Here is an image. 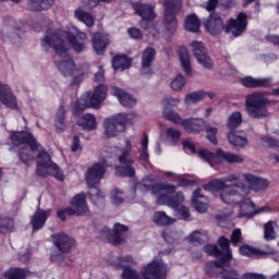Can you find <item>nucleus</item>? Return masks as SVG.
<instances>
[{
    "mask_svg": "<svg viewBox=\"0 0 279 279\" xmlns=\"http://www.w3.org/2000/svg\"><path fill=\"white\" fill-rule=\"evenodd\" d=\"M86 34L73 28L68 33H58L50 31L41 40V47L45 51L54 49L53 62L64 77H73L74 82H82L84 80V72L75 66L73 59L66 53L69 47L74 51H84L86 47Z\"/></svg>",
    "mask_w": 279,
    "mask_h": 279,
    "instance_id": "obj_1",
    "label": "nucleus"
},
{
    "mask_svg": "<svg viewBox=\"0 0 279 279\" xmlns=\"http://www.w3.org/2000/svg\"><path fill=\"white\" fill-rule=\"evenodd\" d=\"M205 27L211 36H219L225 29L226 34H232L236 38L247 27V15L245 13H239L235 19H230L227 25L223 26V20L217 13H213L205 21Z\"/></svg>",
    "mask_w": 279,
    "mask_h": 279,
    "instance_id": "obj_2",
    "label": "nucleus"
},
{
    "mask_svg": "<svg viewBox=\"0 0 279 279\" xmlns=\"http://www.w3.org/2000/svg\"><path fill=\"white\" fill-rule=\"evenodd\" d=\"M167 264L155 259L145 264L141 268V274L130 267H124L122 271L123 279H167Z\"/></svg>",
    "mask_w": 279,
    "mask_h": 279,
    "instance_id": "obj_3",
    "label": "nucleus"
},
{
    "mask_svg": "<svg viewBox=\"0 0 279 279\" xmlns=\"http://www.w3.org/2000/svg\"><path fill=\"white\" fill-rule=\"evenodd\" d=\"M11 141L13 145L16 146L26 143L27 147L22 148L19 153V158L24 165H29V162L36 158V153L41 149V146L36 141V137L29 132H13L11 134Z\"/></svg>",
    "mask_w": 279,
    "mask_h": 279,
    "instance_id": "obj_4",
    "label": "nucleus"
},
{
    "mask_svg": "<svg viewBox=\"0 0 279 279\" xmlns=\"http://www.w3.org/2000/svg\"><path fill=\"white\" fill-rule=\"evenodd\" d=\"M267 104L269 106L278 105V100H268L264 94L253 93L245 98V110L252 119H265L269 117L267 112Z\"/></svg>",
    "mask_w": 279,
    "mask_h": 279,
    "instance_id": "obj_5",
    "label": "nucleus"
},
{
    "mask_svg": "<svg viewBox=\"0 0 279 279\" xmlns=\"http://www.w3.org/2000/svg\"><path fill=\"white\" fill-rule=\"evenodd\" d=\"M113 154L116 158H118L119 165L116 167V173L117 175H122L124 178H134V160H132L130 157V151H132V142L130 140L125 141L124 148L114 147Z\"/></svg>",
    "mask_w": 279,
    "mask_h": 279,
    "instance_id": "obj_6",
    "label": "nucleus"
},
{
    "mask_svg": "<svg viewBox=\"0 0 279 279\" xmlns=\"http://www.w3.org/2000/svg\"><path fill=\"white\" fill-rule=\"evenodd\" d=\"M106 95H108V87L106 85L97 86L92 96L90 94H84L75 104L73 114H81L86 108H97L106 99Z\"/></svg>",
    "mask_w": 279,
    "mask_h": 279,
    "instance_id": "obj_7",
    "label": "nucleus"
},
{
    "mask_svg": "<svg viewBox=\"0 0 279 279\" xmlns=\"http://www.w3.org/2000/svg\"><path fill=\"white\" fill-rule=\"evenodd\" d=\"M198 156L210 163L211 167H214V165H219L221 160H225V162H228L229 165H243V162H245V157L242 155L230 151L226 153L222 149H218L216 154L207 149H203L198 153Z\"/></svg>",
    "mask_w": 279,
    "mask_h": 279,
    "instance_id": "obj_8",
    "label": "nucleus"
},
{
    "mask_svg": "<svg viewBox=\"0 0 279 279\" xmlns=\"http://www.w3.org/2000/svg\"><path fill=\"white\" fill-rule=\"evenodd\" d=\"M128 125V113H116L106 118L102 128L106 138H117L119 134L125 132Z\"/></svg>",
    "mask_w": 279,
    "mask_h": 279,
    "instance_id": "obj_9",
    "label": "nucleus"
},
{
    "mask_svg": "<svg viewBox=\"0 0 279 279\" xmlns=\"http://www.w3.org/2000/svg\"><path fill=\"white\" fill-rule=\"evenodd\" d=\"M37 173L39 175H52L60 182H64L62 170L51 161V157L47 151H39L37 156Z\"/></svg>",
    "mask_w": 279,
    "mask_h": 279,
    "instance_id": "obj_10",
    "label": "nucleus"
},
{
    "mask_svg": "<svg viewBox=\"0 0 279 279\" xmlns=\"http://www.w3.org/2000/svg\"><path fill=\"white\" fill-rule=\"evenodd\" d=\"M247 195V186L243 183H235L229 185L222 192H220V199L223 204L232 206V210L236 208L240 202H243L244 197Z\"/></svg>",
    "mask_w": 279,
    "mask_h": 279,
    "instance_id": "obj_11",
    "label": "nucleus"
},
{
    "mask_svg": "<svg viewBox=\"0 0 279 279\" xmlns=\"http://www.w3.org/2000/svg\"><path fill=\"white\" fill-rule=\"evenodd\" d=\"M263 213H271V207L266 205L256 209V205H254L252 199L243 198L233 210L225 214V217H232V215H235V217H254V215H260Z\"/></svg>",
    "mask_w": 279,
    "mask_h": 279,
    "instance_id": "obj_12",
    "label": "nucleus"
},
{
    "mask_svg": "<svg viewBox=\"0 0 279 279\" xmlns=\"http://www.w3.org/2000/svg\"><path fill=\"white\" fill-rule=\"evenodd\" d=\"M142 191H151L153 195L158 199L162 193H175V185L171 183H158V177L150 174L140 183Z\"/></svg>",
    "mask_w": 279,
    "mask_h": 279,
    "instance_id": "obj_13",
    "label": "nucleus"
},
{
    "mask_svg": "<svg viewBox=\"0 0 279 279\" xmlns=\"http://www.w3.org/2000/svg\"><path fill=\"white\" fill-rule=\"evenodd\" d=\"M107 167L108 160H102V162H96L90 166L85 173L87 186H97L104 179V175H106Z\"/></svg>",
    "mask_w": 279,
    "mask_h": 279,
    "instance_id": "obj_14",
    "label": "nucleus"
},
{
    "mask_svg": "<svg viewBox=\"0 0 279 279\" xmlns=\"http://www.w3.org/2000/svg\"><path fill=\"white\" fill-rule=\"evenodd\" d=\"M88 203L86 202L85 193L76 194L71 199V206L65 208L66 215H76V217H84V215H88Z\"/></svg>",
    "mask_w": 279,
    "mask_h": 279,
    "instance_id": "obj_15",
    "label": "nucleus"
},
{
    "mask_svg": "<svg viewBox=\"0 0 279 279\" xmlns=\"http://www.w3.org/2000/svg\"><path fill=\"white\" fill-rule=\"evenodd\" d=\"M240 254H242V256H248L250 258H265V256L276 254V250L271 246H265L263 250H259L250 245H242L240 247Z\"/></svg>",
    "mask_w": 279,
    "mask_h": 279,
    "instance_id": "obj_16",
    "label": "nucleus"
},
{
    "mask_svg": "<svg viewBox=\"0 0 279 279\" xmlns=\"http://www.w3.org/2000/svg\"><path fill=\"white\" fill-rule=\"evenodd\" d=\"M52 243L54 247L65 254H69L75 247V240L65 233H57L52 235Z\"/></svg>",
    "mask_w": 279,
    "mask_h": 279,
    "instance_id": "obj_17",
    "label": "nucleus"
},
{
    "mask_svg": "<svg viewBox=\"0 0 279 279\" xmlns=\"http://www.w3.org/2000/svg\"><path fill=\"white\" fill-rule=\"evenodd\" d=\"M172 193H162L157 197V204L159 206H169V208H177L180 204L184 202V194L182 192H177L173 196Z\"/></svg>",
    "mask_w": 279,
    "mask_h": 279,
    "instance_id": "obj_18",
    "label": "nucleus"
},
{
    "mask_svg": "<svg viewBox=\"0 0 279 279\" xmlns=\"http://www.w3.org/2000/svg\"><path fill=\"white\" fill-rule=\"evenodd\" d=\"M0 104L7 108H11L12 110H16L19 108V102L16 101L14 93H12L10 86L3 83H0Z\"/></svg>",
    "mask_w": 279,
    "mask_h": 279,
    "instance_id": "obj_19",
    "label": "nucleus"
},
{
    "mask_svg": "<svg viewBox=\"0 0 279 279\" xmlns=\"http://www.w3.org/2000/svg\"><path fill=\"white\" fill-rule=\"evenodd\" d=\"M244 179L251 189H253V191L256 193H263V191H267L271 184L270 180L258 178L254 174H244Z\"/></svg>",
    "mask_w": 279,
    "mask_h": 279,
    "instance_id": "obj_20",
    "label": "nucleus"
},
{
    "mask_svg": "<svg viewBox=\"0 0 279 279\" xmlns=\"http://www.w3.org/2000/svg\"><path fill=\"white\" fill-rule=\"evenodd\" d=\"M92 44L97 56H104L106 47L110 45V38L106 34L95 33L92 37Z\"/></svg>",
    "mask_w": 279,
    "mask_h": 279,
    "instance_id": "obj_21",
    "label": "nucleus"
},
{
    "mask_svg": "<svg viewBox=\"0 0 279 279\" xmlns=\"http://www.w3.org/2000/svg\"><path fill=\"white\" fill-rule=\"evenodd\" d=\"M165 5V26L167 29H169L170 32H174L175 27H178V21H175V7L178 4H171L169 2H163Z\"/></svg>",
    "mask_w": 279,
    "mask_h": 279,
    "instance_id": "obj_22",
    "label": "nucleus"
},
{
    "mask_svg": "<svg viewBox=\"0 0 279 279\" xmlns=\"http://www.w3.org/2000/svg\"><path fill=\"white\" fill-rule=\"evenodd\" d=\"M51 216L50 210H43L38 208L31 219V226L34 232L40 230L45 223H47V219Z\"/></svg>",
    "mask_w": 279,
    "mask_h": 279,
    "instance_id": "obj_23",
    "label": "nucleus"
},
{
    "mask_svg": "<svg viewBox=\"0 0 279 279\" xmlns=\"http://www.w3.org/2000/svg\"><path fill=\"white\" fill-rule=\"evenodd\" d=\"M192 206L196 213L204 214L208 210V198L202 194V190H196L193 193Z\"/></svg>",
    "mask_w": 279,
    "mask_h": 279,
    "instance_id": "obj_24",
    "label": "nucleus"
},
{
    "mask_svg": "<svg viewBox=\"0 0 279 279\" xmlns=\"http://www.w3.org/2000/svg\"><path fill=\"white\" fill-rule=\"evenodd\" d=\"M218 245L221 247V258H218L217 260H220V266L228 265L229 260H232V250H230V240L226 239L225 236L219 238Z\"/></svg>",
    "mask_w": 279,
    "mask_h": 279,
    "instance_id": "obj_25",
    "label": "nucleus"
},
{
    "mask_svg": "<svg viewBox=\"0 0 279 279\" xmlns=\"http://www.w3.org/2000/svg\"><path fill=\"white\" fill-rule=\"evenodd\" d=\"M112 94L120 101L124 108H134L136 106V98L132 97V95L125 93V90L114 87L112 89Z\"/></svg>",
    "mask_w": 279,
    "mask_h": 279,
    "instance_id": "obj_26",
    "label": "nucleus"
},
{
    "mask_svg": "<svg viewBox=\"0 0 279 279\" xmlns=\"http://www.w3.org/2000/svg\"><path fill=\"white\" fill-rule=\"evenodd\" d=\"M181 125L186 132H190V134H196L197 132H202V130H204L206 122L199 118H191L184 120Z\"/></svg>",
    "mask_w": 279,
    "mask_h": 279,
    "instance_id": "obj_27",
    "label": "nucleus"
},
{
    "mask_svg": "<svg viewBox=\"0 0 279 279\" xmlns=\"http://www.w3.org/2000/svg\"><path fill=\"white\" fill-rule=\"evenodd\" d=\"M228 141L233 147L243 148L247 146V137L242 131H230L228 134Z\"/></svg>",
    "mask_w": 279,
    "mask_h": 279,
    "instance_id": "obj_28",
    "label": "nucleus"
},
{
    "mask_svg": "<svg viewBox=\"0 0 279 279\" xmlns=\"http://www.w3.org/2000/svg\"><path fill=\"white\" fill-rule=\"evenodd\" d=\"M108 234H110L108 241L113 243L114 245H119V243H123V232H128V227L121 223H116L113 227V231L108 230Z\"/></svg>",
    "mask_w": 279,
    "mask_h": 279,
    "instance_id": "obj_29",
    "label": "nucleus"
},
{
    "mask_svg": "<svg viewBox=\"0 0 279 279\" xmlns=\"http://www.w3.org/2000/svg\"><path fill=\"white\" fill-rule=\"evenodd\" d=\"M77 125L86 132H93V130H97V119L90 113H85L78 118Z\"/></svg>",
    "mask_w": 279,
    "mask_h": 279,
    "instance_id": "obj_30",
    "label": "nucleus"
},
{
    "mask_svg": "<svg viewBox=\"0 0 279 279\" xmlns=\"http://www.w3.org/2000/svg\"><path fill=\"white\" fill-rule=\"evenodd\" d=\"M215 266L220 269V276L222 279H240L239 272L234 270V268L230 267L231 260L228 262L226 265H220L221 260L214 262Z\"/></svg>",
    "mask_w": 279,
    "mask_h": 279,
    "instance_id": "obj_31",
    "label": "nucleus"
},
{
    "mask_svg": "<svg viewBox=\"0 0 279 279\" xmlns=\"http://www.w3.org/2000/svg\"><path fill=\"white\" fill-rule=\"evenodd\" d=\"M134 10L138 16H142L145 21H151L153 19H156V12L154 11V7L149 4H141L136 3L134 5Z\"/></svg>",
    "mask_w": 279,
    "mask_h": 279,
    "instance_id": "obj_32",
    "label": "nucleus"
},
{
    "mask_svg": "<svg viewBox=\"0 0 279 279\" xmlns=\"http://www.w3.org/2000/svg\"><path fill=\"white\" fill-rule=\"evenodd\" d=\"M270 82L271 78H254L252 76H246L241 80V84H243L246 88H260L269 85Z\"/></svg>",
    "mask_w": 279,
    "mask_h": 279,
    "instance_id": "obj_33",
    "label": "nucleus"
},
{
    "mask_svg": "<svg viewBox=\"0 0 279 279\" xmlns=\"http://www.w3.org/2000/svg\"><path fill=\"white\" fill-rule=\"evenodd\" d=\"M153 221L156 226H171L175 221V218L167 215L165 211H155L153 215Z\"/></svg>",
    "mask_w": 279,
    "mask_h": 279,
    "instance_id": "obj_34",
    "label": "nucleus"
},
{
    "mask_svg": "<svg viewBox=\"0 0 279 279\" xmlns=\"http://www.w3.org/2000/svg\"><path fill=\"white\" fill-rule=\"evenodd\" d=\"M74 15L75 19L81 21V23H84L86 27H93V25H95V17H93L90 13L84 11L82 8L76 9Z\"/></svg>",
    "mask_w": 279,
    "mask_h": 279,
    "instance_id": "obj_35",
    "label": "nucleus"
},
{
    "mask_svg": "<svg viewBox=\"0 0 279 279\" xmlns=\"http://www.w3.org/2000/svg\"><path fill=\"white\" fill-rule=\"evenodd\" d=\"M132 60L126 56H116L112 59V66L114 71H125V69H130V64Z\"/></svg>",
    "mask_w": 279,
    "mask_h": 279,
    "instance_id": "obj_36",
    "label": "nucleus"
},
{
    "mask_svg": "<svg viewBox=\"0 0 279 279\" xmlns=\"http://www.w3.org/2000/svg\"><path fill=\"white\" fill-rule=\"evenodd\" d=\"M206 92H192L184 96L185 106H193V104H199L206 99Z\"/></svg>",
    "mask_w": 279,
    "mask_h": 279,
    "instance_id": "obj_37",
    "label": "nucleus"
},
{
    "mask_svg": "<svg viewBox=\"0 0 279 279\" xmlns=\"http://www.w3.org/2000/svg\"><path fill=\"white\" fill-rule=\"evenodd\" d=\"M179 58L183 71L187 75L191 74V54H189V50H186V48H180Z\"/></svg>",
    "mask_w": 279,
    "mask_h": 279,
    "instance_id": "obj_38",
    "label": "nucleus"
},
{
    "mask_svg": "<svg viewBox=\"0 0 279 279\" xmlns=\"http://www.w3.org/2000/svg\"><path fill=\"white\" fill-rule=\"evenodd\" d=\"M53 3L54 0H29L28 7L31 10L40 12L41 10H49Z\"/></svg>",
    "mask_w": 279,
    "mask_h": 279,
    "instance_id": "obj_39",
    "label": "nucleus"
},
{
    "mask_svg": "<svg viewBox=\"0 0 279 279\" xmlns=\"http://www.w3.org/2000/svg\"><path fill=\"white\" fill-rule=\"evenodd\" d=\"M228 185L223 178L221 179H215L209 181L207 184L204 185L205 191H226L228 189Z\"/></svg>",
    "mask_w": 279,
    "mask_h": 279,
    "instance_id": "obj_40",
    "label": "nucleus"
},
{
    "mask_svg": "<svg viewBox=\"0 0 279 279\" xmlns=\"http://www.w3.org/2000/svg\"><path fill=\"white\" fill-rule=\"evenodd\" d=\"M162 117L167 119V121H171V123H175L177 125H182L184 121L180 117V113L171 108H162Z\"/></svg>",
    "mask_w": 279,
    "mask_h": 279,
    "instance_id": "obj_41",
    "label": "nucleus"
},
{
    "mask_svg": "<svg viewBox=\"0 0 279 279\" xmlns=\"http://www.w3.org/2000/svg\"><path fill=\"white\" fill-rule=\"evenodd\" d=\"M154 58H156V49L151 47L146 48L142 54V69H149Z\"/></svg>",
    "mask_w": 279,
    "mask_h": 279,
    "instance_id": "obj_42",
    "label": "nucleus"
},
{
    "mask_svg": "<svg viewBox=\"0 0 279 279\" xmlns=\"http://www.w3.org/2000/svg\"><path fill=\"white\" fill-rule=\"evenodd\" d=\"M186 86V78L182 74H178L170 82V88L173 93H182V88Z\"/></svg>",
    "mask_w": 279,
    "mask_h": 279,
    "instance_id": "obj_43",
    "label": "nucleus"
},
{
    "mask_svg": "<svg viewBox=\"0 0 279 279\" xmlns=\"http://www.w3.org/2000/svg\"><path fill=\"white\" fill-rule=\"evenodd\" d=\"M64 114H66V110H64V107H60L54 118V125L58 132H64V130H66V122L64 121Z\"/></svg>",
    "mask_w": 279,
    "mask_h": 279,
    "instance_id": "obj_44",
    "label": "nucleus"
},
{
    "mask_svg": "<svg viewBox=\"0 0 279 279\" xmlns=\"http://www.w3.org/2000/svg\"><path fill=\"white\" fill-rule=\"evenodd\" d=\"M89 189V197L95 204V206H99L104 204V199L106 198V195L101 193V190L97 189L95 185L94 186H88Z\"/></svg>",
    "mask_w": 279,
    "mask_h": 279,
    "instance_id": "obj_45",
    "label": "nucleus"
},
{
    "mask_svg": "<svg viewBox=\"0 0 279 279\" xmlns=\"http://www.w3.org/2000/svg\"><path fill=\"white\" fill-rule=\"evenodd\" d=\"M3 277L5 279H25L27 278V270L21 268H10L4 271Z\"/></svg>",
    "mask_w": 279,
    "mask_h": 279,
    "instance_id": "obj_46",
    "label": "nucleus"
},
{
    "mask_svg": "<svg viewBox=\"0 0 279 279\" xmlns=\"http://www.w3.org/2000/svg\"><path fill=\"white\" fill-rule=\"evenodd\" d=\"M184 27L187 32H193L194 34H197V32H199V20L195 15H189L185 19Z\"/></svg>",
    "mask_w": 279,
    "mask_h": 279,
    "instance_id": "obj_47",
    "label": "nucleus"
},
{
    "mask_svg": "<svg viewBox=\"0 0 279 279\" xmlns=\"http://www.w3.org/2000/svg\"><path fill=\"white\" fill-rule=\"evenodd\" d=\"M241 123H243V117L241 116V112L235 111L229 117L227 125L230 132H232L236 130Z\"/></svg>",
    "mask_w": 279,
    "mask_h": 279,
    "instance_id": "obj_48",
    "label": "nucleus"
},
{
    "mask_svg": "<svg viewBox=\"0 0 279 279\" xmlns=\"http://www.w3.org/2000/svg\"><path fill=\"white\" fill-rule=\"evenodd\" d=\"M14 230V219L8 217L0 218V232L1 234H8Z\"/></svg>",
    "mask_w": 279,
    "mask_h": 279,
    "instance_id": "obj_49",
    "label": "nucleus"
},
{
    "mask_svg": "<svg viewBox=\"0 0 279 279\" xmlns=\"http://www.w3.org/2000/svg\"><path fill=\"white\" fill-rule=\"evenodd\" d=\"M181 104L182 99L180 97L166 96L161 99L162 108H178Z\"/></svg>",
    "mask_w": 279,
    "mask_h": 279,
    "instance_id": "obj_50",
    "label": "nucleus"
},
{
    "mask_svg": "<svg viewBox=\"0 0 279 279\" xmlns=\"http://www.w3.org/2000/svg\"><path fill=\"white\" fill-rule=\"evenodd\" d=\"M180 136H182V132H180L178 129L169 128L166 131V138L172 145H175V143L180 141Z\"/></svg>",
    "mask_w": 279,
    "mask_h": 279,
    "instance_id": "obj_51",
    "label": "nucleus"
},
{
    "mask_svg": "<svg viewBox=\"0 0 279 279\" xmlns=\"http://www.w3.org/2000/svg\"><path fill=\"white\" fill-rule=\"evenodd\" d=\"M191 243H206L208 241V232L206 231H194L190 234Z\"/></svg>",
    "mask_w": 279,
    "mask_h": 279,
    "instance_id": "obj_52",
    "label": "nucleus"
},
{
    "mask_svg": "<svg viewBox=\"0 0 279 279\" xmlns=\"http://www.w3.org/2000/svg\"><path fill=\"white\" fill-rule=\"evenodd\" d=\"M191 48L195 59L208 52V50H206V46L202 41H193L191 44Z\"/></svg>",
    "mask_w": 279,
    "mask_h": 279,
    "instance_id": "obj_53",
    "label": "nucleus"
},
{
    "mask_svg": "<svg viewBox=\"0 0 279 279\" xmlns=\"http://www.w3.org/2000/svg\"><path fill=\"white\" fill-rule=\"evenodd\" d=\"M196 61L198 62V64H201V66H203V69H213V66H215V62L213 61L210 56H208V52H205L204 54L197 57Z\"/></svg>",
    "mask_w": 279,
    "mask_h": 279,
    "instance_id": "obj_54",
    "label": "nucleus"
},
{
    "mask_svg": "<svg viewBox=\"0 0 279 279\" xmlns=\"http://www.w3.org/2000/svg\"><path fill=\"white\" fill-rule=\"evenodd\" d=\"M136 265V259L131 255H126L124 257H117V260L112 262L111 265L113 267H122V265Z\"/></svg>",
    "mask_w": 279,
    "mask_h": 279,
    "instance_id": "obj_55",
    "label": "nucleus"
},
{
    "mask_svg": "<svg viewBox=\"0 0 279 279\" xmlns=\"http://www.w3.org/2000/svg\"><path fill=\"white\" fill-rule=\"evenodd\" d=\"M276 226V222L274 221H268L265 225V240L266 241H274L276 239V230H274V227Z\"/></svg>",
    "mask_w": 279,
    "mask_h": 279,
    "instance_id": "obj_56",
    "label": "nucleus"
},
{
    "mask_svg": "<svg viewBox=\"0 0 279 279\" xmlns=\"http://www.w3.org/2000/svg\"><path fill=\"white\" fill-rule=\"evenodd\" d=\"M260 143L266 147H270L271 149H277V151H279V142L271 136H263L260 138Z\"/></svg>",
    "mask_w": 279,
    "mask_h": 279,
    "instance_id": "obj_57",
    "label": "nucleus"
},
{
    "mask_svg": "<svg viewBox=\"0 0 279 279\" xmlns=\"http://www.w3.org/2000/svg\"><path fill=\"white\" fill-rule=\"evenodd\" d=\"M17 32L19 29H16V22L12 20L9 23V26L4 28V36H7V38H16L19 36Z\"/></svg>",
    "mask_w": 279,
    "mask_h": 279,
    "instance_id": "obj_58",
    "label": "nucleus"
},
{
    "mask_svg": "<svg viewBox=\"0 0 279 279\" xmlns=\"http://www.w3.org/2000/svg\"><path fill=\"white\" fill-rule=\"evenodd\" d=\"M111 202L116 206H119V204H123V202H125V197L123 196V191H121V190H113L111 192Z\"/></svg>",
    "mask_w": 279,
    "mask_h": 279,
    "instance_id": "obj_59",
    "label": "nucleus"
},
{
    "mask_svg": "<svg viewBox=\"0 0 279 279\" xmlns=\"http://www.w3.org/2000/svg\"><path fill=\"white\" fill-rule=\"evenodd\" d=\"M219 132V129L208 125L206 126V134L207 138L213 143V145H217V133Z\"/></svg>",
    "mask_w": 279,
    "mask_h": 279,
    "instance_id": "obj_60",
    "label": "nucleus"
},
{
    "mask_svg": "<svg viewBox=\"0 0 279 279\" xmlns=\"http://www.w3.org/2000/svg\"><path fill=\"white\" fill-rule=\"evenodd\" d=\"M204 251L210 256H220L219 258H221V252H219V248H217V245L215 244L205 245Z\"/></svg>",
    "mask_w": 279,
    "mask_h": 279,
    "instance_id": "obj_61",
    "label": "nucleus"
},
{
    "mask_svg": "<svg viewBox=\"0 0 279 279\" xmlns=\"http://www.w3.org/2000/svg\"><path fill=\"white\" fill-rule=\"evenodd\" d=\"M148 143H149V141L147 140V135H144L142 138V151H141L142 160H147V158H149V154H147Z\"/></svg>",
    "mask_w": 279,
    "mask_h": 279,
    "instance_id": "obj_62",
    "label": "nucleus"
},
{
    "mask_svg": "<svg viewBox=\"0 0 279 279\" xmlns=\"http://www.w3.org/2000/svg\"><path fill=\"white\" fill-rule=\"evenodd\" d=\"M63 254L65 253L60 251V248H52L50 253L51 260H53L54 263H60V260H62Z\"/></svg>",
    "mask_w": 279,
    "mask_h": 279,
    "instance_id": "obj_63",
    "label": "nucleus"
},
{
    "mask_svg": "<svg viewBox=\"0 0 279 279\" xmlns=\"http://www.w3.org/2000/svg\"><path fill=\"white\" fill-rule=\"evenodd\" d=\"M242 279H267V277L256 272H246L242 276Z\"/></svg>",
    "mask_w": 279,
    "mask_h": 279,
    "instance_id": "obj_64",
    "label": "nucleus"
}]
</instances>
